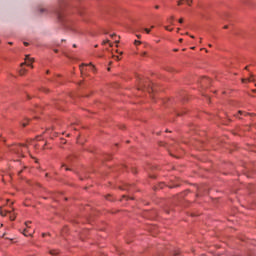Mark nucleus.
<instances>
[{
  "mask_svg": "<svg viewBox=\"0 0 256 256\" xmlns=\"http://www.w3.org/2000/svg\"><path fill=\"white\" fill-rule=\"evenodd\" d=\"M25 151H29V148L27 147V145L16 146L15 153H18V155H21V153H25Z\"/></svg>",
  "mask_w": 256,
  "mask_h": 256,
  "instance_id": "nucleus-1",
  "label": "nucleus"
},
{
  "mask_svg": "<svg viewBox=\"0 0 256 256\" xmlns=\"http://www.w3.org/2000/svg\"><path fill=\"white\" fill-rule=\"evenodd\" d=\"M33 233H35V230L29 231L27 229H24V231H23V235L25 237H31L33 235Z\"/></svg>",
  "mask_w": 256,
  "mask_h": 256,
  "instance_id": "nucleus-2",
  "label": "nucleus"
},
{
  "mask_svg": "<svg viewBox=\"0 0 256 256\" xmlns=\"http://www.w3.org/2000/svg\"><path fill=\"white\" fill-rule=\"evenodd\" d=\"M9 213V218H10V221H15L16 217H17V214L15 213H12L11 211H8Z\"/></svg>",
  "mask_w": 256,
  "mask_h": 256,
  "instance_id": "nucleus-3",
  "label": "nucleus"
},
{
  "mask_svg": "<svg viewBox=\"0 0 256 256\" xmlns=\"http://www.w3.org/2000/svg\"><path fill=\"white\" fill-rule=\"evenodd\" d=\"M23 65H27L28 67L33 68V62H24V63L21 64V67H23Z\"/></svg>",
  "mask_w": 256,
  "mask_h": 256,
  "instance_id": "nucleus-4",
  "label": "nucleus"
},
{
  "mask_svg": "<svg viewBox=\"0 0 256 256\" xmlns=\"http://www.w3.org/2000/svg\"><path fill=\"white\" fill-rule=\"evenodd\" d=\"M7 213H9V211H6V210H1L0 211V215L2 216V217H6L7 216Z\"/></svg>",
  "mask_w": 256,
  "mask_h": 256,
  "instance_id": "nucleus-5",
  "label": "nucleus"
},
{
  "mask_svg": "<svg viewBox=\"0 0 256 256\" xmlns=\"http://www.w3.org/2000/svg\"><path fill=\"white\" fill-rule=\"evenodd\" d=\"M26 73H27V69L22 68V69L20 70V75H25Z\"/></svg>",
  "mask_w": 256,
  "mask_h": 256,
  "instance_id": "nucleus-6",
  "label": "nucleus"
},
{
  "mask_svg": "<svg viewBox=\"0 0 256 256\" xmlns=\"http://www.w3.org/2000/svg\"><path fill=\"white\" fill-rule=\"evenodd\" d=\"M173 19H175V17L171 16L169 19H168V23H170V25H173Z\"/></svg>",
  "mask_w": 256,
  "mask_h": 256,
  "instance_id": "nucleus-7",
  "label": "nucleus"
},
{
  "mask_svg": "<svg viewBox=\"0 0 256 256\" xmlns=\"http://www.w3.org/2000/svg\"><path fill=\"white\" fill-rule=\"evenodd\" d=\"M58 19H59V21H62L63 15H61V13H58Z\"/></svg>",
  "mask_w": 256,
  "mask_h": 256,
  "instance_id": "nucleus-8",
  "label": "nucleus"
},
{
  "mask_svg": "<svg viewBox=\"0 0 256 256\" xmlns=\"http://www.w3.org/2000/svg\"><path fill=\"white\" fill-rule=\"evenodd\" d=\"M164 29H166V31H173V28H169V26H165Z\"/></svg>",
  "mask_w": 256,
  "mask_h": 256,
  "instance_id": "nucleus-9",
  "label": "nucleus"
},
{
  "mask_svg": "<svg viewBox=\"0 0 256 256\" xmlns=\"http://www.w3.org/2000/svg\"><path fill=\"white\" fill-rule=\"evenodd\" d=\"M134 45H141V41L135 40V41H134Z\"/></svg>",
  "mask_w": 256,
  "mask_h": 256,
  "instance_id": "nucleus-10",
  "label": "nucleus"
},
{
  "mask_svg": "<svg viewBox=\"0 0 256 256\" xmlns=\"http://www.w3.org/2000/svg\"><path fill=\"white\" fill-rule=\"evenodd\" d=\"M35 61V58H29L27 63H33Z\"/></svg>",
  "mask_w": 256,
  "mask_h": 256,
  "instance_id": "nucleus-11",
  "label": "nucleus"
},
{
  "mask_svg": "<svg viewBox=\"0 0 256 256\" xmlns=\"http://www.w3.org/2000/svg\"><path fill=\"white\" fill-rule=\"evenodd\" d=\"M187 5H191L193 3V0H186Z\"/></svg>",
  "mask_w": 256,
  "mask_h": 256,
  "instance_id": "nucleus-12",
  "label": "nucleus"
},
{
  "mask_svg": "<svg viewBox=\"0 0 256 256\" xmlns=\"http://www.w3.org/2000/svg\"><path fill=\"white\" fill-rule=\"evenodd\" d=\"M29 59H31V57H29V55H26V56H25V61H26V63L28 62Z\"/></svg>",
  "mask_w": 256,
  "mask_h": 256,
  "instance_id": "nucleus-13",
  "label": "nucleus"
},
{
  "mask_svg": "<svg viewBox=\"0 0 256 256\" xmlns=\"http://www.w3.org/2000/svg\"><path fill=\"white\" fill-rule=\"evenodd\" d=\"M39 11H40V13H45V11H47V10L42 8Z\"/></svg>",
  "mask_w": 256,
  "mask_h": 256,
  "instance_id": "nucleus-14",
  "label": "nucleus"
},
{
  "mask_svg": "<svg viewBox=\"0 0 256 256\" xmlns=\"http://www.w3.org/2000/svg\"><path fill=\"white\" fill-rule=\"evenodd\" d=\"M151 91H153V87L148 88V93H151Z\"/></svg>",
  "mask_w": 256,
  "mask_h": 256,
  "instance_id": "nucleus-15",
  "label": "nucleus"
},
{
  "mask_svg": "<svg viewBox=\"0 0 256 256\" xmlns=\"http://www.w3.org/2000/svg\"><path fill=\"white\" fill-rule=\"evenodd\" d=\"M29 223L31 222H25V226L27 227V229H29Z\"/></svg>",
  "mask_w": 256,
  "mask_h": 256,
  "instance_id": "nucleus-16",
  "label": "nucleus"
},
{
  "mask_svg": "<svg viewBox=\"0 0 256 256\" xmlns=\"http://www.w3.org/2000/svg\"><path fill=\"white\" fill-rule=\"evenodd\" d=\"M178 5H183V0H179Z\"/></svg>",
  "mask_w": 256,
  "mask_h": 256,
  "instance_id": "nucleus-17",
  "label": "nucleus"
},
{
  "mask_svg": "<svg viewBox=\"0 0 256 256\" xmlns=\"http://www.w3.org/2000/svg\"><path fill=\"white\" fill-rule=\"evenodd\" d=\"M50 254H51V255H57V252L50 251Z\"/></svg>",
  "mask_w": 256,
  "mask_h": 256,
  "instance_id": "nucleus-18",
  "label": "nucleus"
},
{
  "mask_svg": "<svg viewBox=\"0 0 256 256\" xmlns=\"http://www.w3.org/2000/svg\"><path fill=\"white\" fill-rule=\"evenodd\" d=\"M145 32H146V33H151V30L146 28V29H145Z\"/></svg>",
  "mask_w": 256,
  "mask_h": 256,
  "instance_id": "nucleus-19",
  "label": "nucleus"
},
{
  "mask_svg": "<svg viewBox=\"0 0 256 256\" xmlns=\"http://www.w3.org/2000/svg\"><path fill=\"white\" fill-rule=\"evenodd\" d=\"M22 127H27V122L22 123Z\"/></svg>",
  "mask_w": 256,
  "mask_h": 256,
  "instance_id": "nucleus-20",
  "label": "nucleus"
},
{
  "mask_svg": "<svg viewBox=\"0 0 256 256\" xmlns=\"http://www.w3.org/2000/svg\"><path fill=\"white\" fill-rule=\"evenodd\" d=\"M108 42H109V40H104L103 45H106V43H108Z\"/></svg>",
  "mask_w": 256,
  "mask_h": 256,
  "instance_id": "nucleus-21",
  "label": "nucleus"
},
{
  "mask_svg": "<svg viewBox=\"0 0 256 256\" xmlns=\"http://www.w3.org/2000/svg\"><path fill=\"white\" fill-rule=\"evenodd\" d=\"M145 55H147V52H143V53L141 54L142 57H145Z\"/></svg>",
  "mask_w": 256,
  "mask_h": 256,
  "instance_id": "nucleus-22",
  "label": "nucleus"
},
{
  "mask_svg": "<svg viewBox=\"0 0 256 256\" xmlns=\"http://www.w3.org/2000/svg\"><path fill=\"white\" fill-rule=\"evenodd\" d=\"M178 21L179 23H183V18L179 19Z\"/></svg>",
  "mask_w": 256,
  "mask_h": 256,
  "instance_id": "nucleus-23",
  "label": "nucleus"
},
{
  "mask_svg": "<svg viewBox=\"0 0 256 256\" xmlns=\"http://www.w3.org/2000/svg\"><path fill=\"white\" fill-rule=\"evenodd\" d=\"M115 59H116L117 61H119L120 58H119V56H115Z\"/></svg>",
  "mask_w": 256,
  "mask_h": 256,
  "instance_id": "nucleus-24",
  "label": "nucleus"
},
{
  "mask_svg": "<svg viewBox=\"0 0 256 256\" xmlns=\"http://www.w3.org/2000/svg\"><path fill=\"white\" fill-rule=\"evenodd\" d=\"M167 71H173V68H168Z\"/></svg>",
  "mask_w": 256,
  "mask_h": 256,
  "instance_id": "nucleus-25",
  "label": "nucleus"
},
{
  "mask_svg": "<svg viewBox=\"0 0 256 256\" xmlns=\"http://www.w3.org/2000/svg\"><path fill=\"white\" fill-rule=\"evenodd\" d=\"M238 113H239V115H243V112H242V111H239Z\"/></svg>",
  "mask_w": 256,
  "mask_h": 256,
  "instance_id": "nucleus-26",
  "label": "nucleus"
},
{
  "mask_svg": "<svg viewBox=\"0 0 256 256\" xmlns=\"http://www.w3.org/2000/svg\"><path fill=\"white\" fill-rule=\"evenodd\" d=\"M228 28H229V26H227V25H226V26H224V29H228Z\"/></svg>",
  "mask_w": 256,
  "mask_h": 256,
  "instance_id": "nucleus-27",
  "label": "nucleus"
},
{
  "mask_svg": "<svg viewBox=\"0 0 256 256\" xmlns=\"http://www.w3.org/2000/svg\"><path fill=\"white\" fill-rule=\"evenodd\" d=\"M110 37H115V34H111Z\"/></svg>",
  "mask_w": 256,
  "mask_h": 256,
  "instance_id": "nucleus-28",
  "label": "nucleus"
},
{
  "mask_svg": "<svg viewBox=\"0 0 256 256\" xmlns=\"http://www.w3.org/2000/svg\"><path fill=\"white\" fill-rule=\"evenodd\" d=\"M179 41H180V43H182V42H183V39L180 38Z\"/></svg>",
  "mask_w": 256,
  "mask_h": 256,
  "instance_id": "nucleus-29",
  "label": "nucleus"
},
{
  "mask_svg": "<svg viewBox=\"0 0 256 256\" xmlns=\"http://www.w3.org/2000/svg\"><path fill=\"white\" fill-rule=\"evenodd\" d=\"M24 45H26V46H27V45H29V43H27V42H24Z\"/></svg>",
  "mask_w": 256,
  "mask_h": 256,
  "instance_id": "nucleus-30",
  "label": "nucleus"
},
{
  "mask_svg": "<svg viewBox=\"0 0 256 256\" xmlns=\"http://www.w3.org/2000/svg\"><path fill=\"white\" fill-rule=\"evenodd\" d=\"M9 43V45H13V42H8Z\"/></svg>",
  "mask_w": 256,
  "mask_h": 256,
  "instance_id": "nucleus-31",
  "label": "nucleus"
},
{
  "mask_svg": "<svg viewBox=\"0 0 256 256\" xmlns=\"http://www.w3.org/2000/svg\"><path fill=\"white\" fill-rule=\"evenodd\" d=\"M208 47H213V45H211V44H208Z\"/></svg>",
  "mask_w": 256,
  "mask_h": 256,
  "instance_id": "nucleus-32",
  "label": "nucleus"
},
{
  "mask_svg": "<svg viewBox=\"0 0 256 256\" xmlns=\"http://www.w3.org/2000/svg\"><path fill=\"white\" fill-rule=\"evenodd\" d=\"M245 115H253V114H251V113H246Z\"/></svg>",
  "mask_w": 256,
  "mask_h": 256,
  "instance_id": "nucleus-33",
  "label": "nucleus"
},
{
  "mask_svg": "<svg viewBox=\"0 0 256 256\" xmlns=\"http://www.w3.org/2000/svg\"><path fill=\"white\" fill-rule=\"evenodd\" d=\"M66 171H71V169H69V168H66Z\"/></svg>",
  "mask_w": 256,
  "mask_h": 256,
  "instance_id": "nucleus-34",
  "label": "nucleus"
},
{
  "mask_svg": "<svg viewBox=\"0 0 256 256\" xmlns=\"http://www.w3.org/2000/svg\"><path fill=\"white\" fill-rule=\"evenodd\" d=\"M155 9H159V6H155Z\"/></svg>",
  "mask_w": 256,
  "mask_h": 256,
  "instance_id": "nucleus-35",
  "label": "nucleus"
},
{
  "mask_svg": "<svg viewBox=\"0 0 256 256\" xmlns=\"http://www.w3.org/2000/svg\"><path fill=\"white\" fill-rule=\"evenodd\" d=\"M192 39H195V36H190Z\"/></svg>",
  "mask_w": 256,
  "mask_h": 256,
  "instance_id": "nucleus-36",
  "label": "nucleus"
},
{
  "mask_svg": "<svg viewBox=\"0 0 256 256\" xmlns=\"http://www.w3.org/2000/svg\"><path fill=\"white\" fill-rule=\"evenodd\" d=\"M245 69H246V70L249 69V66H246Z\"/></svg>",
  "mask_w": 256,
  "mask_h": 256,
  "instance_id": "nucleus-37",
  "label": "nucleus"
},
{
  "mask_svg": "<svg viewBox=\"0 0 256 256\" xmlns=\"http://www.w3.org/2000/svg\"><path fill=\"white\" fill-rule=\"evenodd\" d=\"M242 83H245V79H242Z\"/></svg>",
  "mask_w": 256,
  "mask_h": 256,
  "instance_id": "nucleus-38",
  "label": "nucleus"
},
{
  "mask_svg": "<svg viewBox=\"0 0 256 256\" xmlns=\"http://www.w3.org/2000/svg\"><path fill=\"white\" fill-rule=\"evenodd\" d=\"M138 39L141 37L140 35H137Z\"/></svg>",
  "mask_w": 256,
  "mask_h": 256,
  "instance_id": "nucleus-39",
  "label": "nucleus"
},
{
  "mask_svg": "<svg viewBox=\"0 0 256 256\" xmlns=\"http://www.w3.org/2000/svg\"><path fill=\"white\" fill-rule=\"evenodd\" d=\"M115 43H119V41H118V40H116V41H115Z\"/></svg>",
  "mask_w": 256,
  "mask_h": 256,
  "instance_id": "nucleus-40",
  "label": "nucleus"
},
{
  "mask_svg": "<svg viewBox=\"0 0 256 256\" xmlns=\"http://www.w3.org/2000/svg\"><path fill=\"white\" fill-rule=\"evenodd\" d=\"M82 65L87 66L88 64H82Z\"/></svg>",
  "mask_w": 256,
  "mask_h": 256,
  "instance_id": "nucleus-41",
  "label": "nucleus"
},
{
  "mask_svg": "<svg viewBox=\"0 0 256 256\" xmlns=\"http://www.w3.org/2000/svg\"><path fill=\"white\" fill-rule=\"evenodd\" d=\"M62 167H65V164H62Z\"/></svg>",
  "mask_w": 256,
  "mask_h": 256,
  "instance_id": "nucleus-42",
  "label": "nucleus"
},
{
  "mask_svg": "<svg viewBox=\"0 0 256 256\" xmlns=\"http://www.w3.org/2000/svg\"><path fill=\"white\" fill-rule=\"evenodd\" d=\"M201 41H202V38H200V43H201Z\"/></svg>",
  "mask_w": 256,
  "mask_h": 256,
  "instance_id": "nucleus-43",
  "label": "nucleus"
},
{
  "mask_svg": "<svg viewBox=\"0 0 256 256\" xmlns=\"http://www.w3.org/2000/svg\"><path fill=\"white\" fill-rule=\"evenodd\" d=\"M191 49H195V47H192Z\"/></svg>",
  "mask_w": 256,
  "mask_h": 256,
  "instance_id": "nucleus-44",
  "label": "nucleus"
},
{
  "mask_svg": "<svg viewBox=\"0 0 256 256\" xmlns=\"http://www.w3.org/2000/svg\"><path fill=\"white\" fill-rule=\"evenodd\" d=\"M248 81H252L251 79H248Z\"/></svg>",
  "mask_w": 256,
  "mask_h": 256,
  "instance_id": "nucleus-45",
  "label": "nucleus"
},
{
  "mask_svg": "<svg viewBox=\"0 0 256 256\" xmlns=\"http://www.w3.org/2000/svg\"><path fill=\"white\" fill-rule=\"evenodd\" d=\"M174 51H177V49H174Z\"/></svg>",
  "mask_w": 256,
  "mask_h": 256,
  "instance_id": "nucleus-46",
  "label": "nucleus"
}]
</instances>
